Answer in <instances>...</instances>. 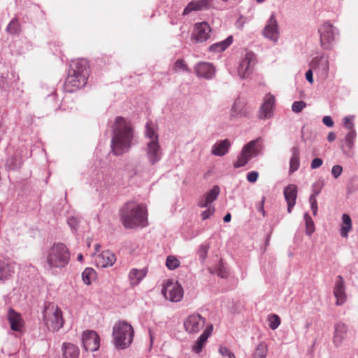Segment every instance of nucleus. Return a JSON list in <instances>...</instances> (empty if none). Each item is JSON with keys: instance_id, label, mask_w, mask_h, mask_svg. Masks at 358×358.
Returning <instances> with one entry per match:
<instances>
[{"instance_id": "nucleus-15", "label": "nucleus", "mask_w": 358, "mask_h": 358, "mask_svg": "<svg viewBox=\"0 0 358 358\" xmlns=\"http://www.w3.org/2000/svg\"><path fill=\"white\" fill-rule=\"evenodd\" d=\"M213 330V324H208L203 332L200 335V336L197 338L196 341L195 342L194 345H193L192 348V350L199 354L202 351V349L206 343L208 338L211 335L212 331Z\"/></svg>"}, {"instance_id": "nucleus-40", "label": "nucleus", "mask_w": 358, "mask_h": 358, "mask_svg": "<svg viewBox=\"0 0 358 358\" xmlns=\"http://www.w3.org/2000/svg\"><path fill=\"white\" fill-rule=\"evenodd\" d=\"M166 266L170 270H173L179 267L180 261L174 256H168L166 261Z\"/></svg>"}, {"instance_id": "nucleus-2", "label": "nucleus", "mask_w": 358, "mask_h": 358, "mask_svg": "<svg viewBox=\"0 0 358 358\" xmlns=\"http://www.w3.org/2000/svg\"><path fill=\"white\" fill-rule=\"evenodd\" d=\"M120 218L126 229L145 227L148 224L147 207L142 203L128 201L120 208Z\"/></svg>"}, {"instance_id": "nucleus-28", "label": "nucleus", "mask_w": 358, "mask_h": 358, "mask_svg": "<svg viewBox=\"0 0 358 358\" xmlns=\"http://www.w3.org/2000/svg\"><path fill=\"white\" fill-rule=\"evenodd\" d=\"M146 273L143 269L133 268L130 271L129 278L131 285H137L140 281L145 276Z\"/></svg>"}, {"instance_id": "nucleus-44", "label": "nucleus", "mask_w": 358, "mask_h": 358, "mask_svg": "<svg viewBox=\"0 0 358 358\" xmlns=\"http://www.w3.org/2000/svg\"><path fill=\"white\" fill-rule=\"evenodd\" d=\"M306 231L307 234H311L315 231L314 223L310 218V217L308 215H306Z\"/></svg>"}, {"instance_id": "nucleus-30", "label": "nucleus", "mask_w": 358, "mask_h": 358, "mask_svg": "<svg viewBox=\"0 0 358 358\" xmlns=\"http://www.w3.org/2000/svg\"><path fill=\"white\" fill-rule=\"evenodd\" d=\"M352 229V220L348 214H343L342 216V224L341 227V235L347 238L348 234Z\"/></svg>"}, {"instance_id": "nucleus-18", "label": "nucleus", "mask_w": 358, "mask_h": 358, "mask_svg": "<svg viewBox=\"0 0 358 358\" xmlns=\"http://www.w3.org/2000/svg\"><path fill=\"white\" fill-rule=\"evenodd\" d=\"M8 320L12 330L22 331L24 327V321L20 313L15 311L13 308H10L8 313Z\"/></svg>"}, {"instance_id": "nucleus-24", "label": "nucleus", "mask_w": 358, "mask_h": 358, "mask_svg": "<svg viewBox=\"0 0 358 358\" xmlns=\"http://www.w3.org/2000/svg\"><path fill=\"white\" fill-rule=\"evenodd\" d=\"M355 130L349 131L345 137V144L342 146L343 152L348 155H353L352 148L356 138Z\"/></svg>"}, {"instance_id": "nucleus-7", "label": "nucleus", "mask_w": 358, "mask_h": 358, "mask_svg": "<svg viewBox=\"0 0 358 358\" xmlns=\"http://www.w3.org/2000/svg\"><path fill=\"white\" fill-rule=\"evenodd\" d=\"M162 292L166 299L172 302H178L183 297L182 287L177 282L173 280H167L164 284Z\"/></svg>"}, {"instance_id": "nucleus-43", "label": "nucleus", "mask_w": 358, "mask_h": 358, "mask_svg": "<svg viewBox=\"0 0 358 358\" xmlns=\"http://www.w3.org/2000/svg\"><path fill=\"white\" fill-rule=\"evenodd\" d=\"M306 103L303 101H294L292 103V109L293 112H294L296 113H299L301 112L303 110V109L304 108H306Z\"/></svg>"}, {"instance_id": "nucleus-33", "label": "nucleus", "mask_w": 358, "mask_h": 358, "mask_svg": "<svg viewBox=\"0 0 358 358\" xmlns=\"http://www.w3.org/2000/svg\"><path fill=\"white\" fill-rule=\"evenodd\" d=\"M248 147L249 146H248L247 148H248ZM247 149L248 148L242 150L241 154L239 155V156L237 158V160L234 163V166L235 168H239V167L244 166L251 159L250 155H248L246 154Z\"/></svg>"}, {"instance_id": "nucleus-12", "label": "nucleus", "mask_w": 358, "mask_h": 358, "mask_svg": "<svg viewBox=\"0 0 358 358\" xmlns=\"http://www.w3.org/2000/svg\"><path fill=\"white\" fill-rule=\"evenodd\" d=\"M255 64V55L252 52H247L245 58L241 62L238 67L239 76L244 78L247 77L252 71L253 66Z\"/></svg>"}, {"instance_id": "nucleus-20", "label": "nucleus", "mask_w": 358, "mask_h": 358, "mask_svg": "<svg viewBox=\"0 0 358 358\" xmlns=\"http://www.w3.org/2000/svg\"><path fill=\"white\" fill-rule=\"evenodd\" d=\"M263 34L265 37L273 41H277L278 36V24L274 15H271L268 20Z\"/></svg>"}, {"instance_id": "nucleus-38", "label": "nucleus", "mask_w": 358, "mask_h": 358, "mask_svg": "<svg viewBox=\"0 0 358 358\" xmlns=\"http://www.w3.org/2000/svg\"><path fill=\"white\" fill-rule=\"evenodd\" d=\"M220 189L219 186L215 185L204 196L210 204L217 199L220 194Z\"/></svg>"}, {"instance_id": "nucleus-5", "label": "nucleus", "mask_w": 358, "mask_h": 358, "mask_svg": "<svg viewBox=\"0 0 358 358\" xmlns=\"http://www.w3.org/2000/svg\"><path fill=\"white\" fill-rule=\"evenodd\" d=\"M134 329L131 325L122 321L115 324L113 336L116 348L124 349L129 347L133 341Z\"/></svg>"}, {"instance_id": "nucleus-6", "label": "nucleus", "mask_w": 358, "mask_h": 358, "mask_svg": "<svg viewBox=\"0 0 358 358\" xmlns=\"http://www.w3.org/2000/svg\"><path fill=\"white\" fill-rule=\"evenodd\" d=\"M43 314L45 324L50 331H57L63 327V313L57 305L49 303L45 306Z\"/></svg>"}, {"instance_id": "nucleus-58", "label": "nucleus", "mask_w": 358, "mask_h": 358, "mask_svg": "<svg viewBox=\"0 0 358 358\" xmlns=\"http://www.w3.org/2000/svg\"><path fill=\"white\" fill-rule=\"evenodd\" d=\"M265 199L263 198L261 202L259 204V206L257 207V210L263 215V216L265 215V210L264 208V204Z\"/></svg>"}, {"instance_id": "nucleus-57", "label": "nucleus", "mask_w": 358, "mask_h": 358, "mask_svg": "<svg viewBox=\"0 0 358 358\" xmlns=\"http://www.w3.org/2000/svg\"><path fill=\"white\" fill-rule=\"evenodd\" d=\"M306 78L310 83H313V71L311 69L306 73Z\"/></svg>"}, {"instance_id": "nucleus-54", "label": "nucleus", "mask_w": 358, "mask_h": 358, "mask_svg": "<svg viewBox=\"0 0 358 358\" xmlns=\"http://www.w3.org/2000/svg\"><path fill=\"white\" fill-rule=\"evenodd\" d=\"M68 223L72 229H76L78 225V220L76 217H71L69 218Z\"/></svg>"}, {"instance_id": "nucleus-23", "label": "nucleus", "mask_w": 358, "mask_h": 358, "mask_svg": "<svg viewBox=\"0 0 358 358\" xmlns=\"http://www.w3.org/2000/svg\"><path fill=\"white\" fill-rule=\"evenodd\" d=\"M347 326L343 323H338L335 326L334 336V343L336 346H340L343 341L347 338Z\"/></svg>"}, {"instance_id": "nucleus-16", "label": "nucleus", "mask_w": 358, "mask_h": 358, "mask_svg": "<svg viewBox=\"0 0 358 358\" xmlns=\"http://www.w3.org/2000/svg\"><path fill=\"white\" fill-rule=\"evenodd\" d=\"M116 258L115 255L109 250L103 251L95 259L97 266L105 268L113 265Z\"/></svg>"}, {"instance_id": "nucleus-1", "label": "nucleus", "mask_w": 358, "mask_h": 358, "mask_svg": "<svg viewBox=\"0 0 358 358\" xmlns=\"http://www.w3.org/2000/svg\"><path fill=\"white\" fill-rule=\"evenodd\" d=\"M134 127L131 122L122 116L115 117L112 125V153L120 156L127 152L134 144Z\"/></svg>"}, {"instance_id": "nucleus-48", "label": "nucleus", "mask_w": 358, "mask_h": 358, "mask_svg": "<svg viewBox=\"0 0 358 358\" xmlns=\"http://www.w3.org/2000/svg\"><path fill=\"white\" fill-rule=\"evenodd\" d=\"M215 212V208L213 206H210L208 207V209L204 210L201 213V217L203 220L208 219L211 215H213Z\"/></svg>"}, {"instance_id": "nucleus-14", "label": "nucleus", "mask_w": 358, "mask_h": 358, "mask_svg": "<svg viewBox=\"0 0 358 358\" xmlns=\"http://www.w3.org/2000/svg\"><path fill=\"white\" fill-rule=\"evenodd\" d=\"M275 101L274 96L271 94H267L264 96V102L259 113V117L260 119H268L272 116Z\"/></svg>"}, {"instance_id": "nucleus-46", "label": "nucleus", "mask_w": 358, "mask_h": 358, "mask_svg": "<svg viewBox=\"0 0 358 358\" xmlns=\"http://www.w3.org/2000/svg\"><path fill=\"white\" fill-rule=\"evenodd\" d=\"M8 76V71H2L0 72V87H4L5 86H8L9 85L8 82L7 81V78Z\"/></svg>"}, {"instance_id": "nucleus-27", "label": "nucleus", "mask_w": 358, "mask_h": 358, "mask_svg": "<svg viewBox=\"0 0 358 358\" xmlns=\"http://www.w3.org/2000/svg\"><path fill=\"white\" fill-rule=\"evenodd\" d=\"M229 147V141L228 139L222 140L213 145L212 154L216 156H223L227 153Z\"/></svg>"}, {"instance_id": "nucleus-3", "label": "nucleus", "mask_w": 358, "mask_h": 358, "mask_svg": "<svg viewBox=\"0 0 358 358\" xmlns=\"http://www.w3.org/2000/svg\"><path fill=\"white\" fill-rule=\"evenodd\" d=\"M89 65L83 59L73 60L70 65L69 75L64 83L66 92H73L84 87L89 77Z\"/></svg>"}, {"instance_id": "nucleus-22", "label": "nucleus", "mask_w": 358, "mask_h": 358, "mask_svg": "<svg viewBox=\"0 0 358 358\" xmlns=\"http://www.w3.org/2000/svg\"><path fill=\"white\" fill-rule=\"evenodd\" d=\"M211 0H197L189 2L185 8L182 15H185L192 11H198L208 8Z\"/></svg>"}, {"instance_id": "nucleus-52", "label": "nucleus", "mask_w": 358, "mask_h": 358, "mask_svg": "<svg viewBox=\"0 0 358 358\" xmlns=\"http://www.w3.org/2000/svg\"><path fill=\"white\" fill-rule=\"evenodd\" d=\"M259 176V173L257 171H252L247 174V180L250 182H255L257 181Z\"/></svg>"}, {"instance_id": "nucleus-8", "label": "nucleus", "mask_w": 358, "mask_h": 358, "mask_svg": "<svg viewBox=\"0 0 358 358\" xmlns=\"http://www.w3.org/2000/svg\"><path fill=\"white\" fill-rule=\"evenodd\" d=\"M206 320L199 314L189 315L183 322L185 330L189 334H194L204 327Z\"/></svg>"}, {"instance_id": "nucleus-64", "label": "nucleus", "mask_w": 358, "mask_h": 358, "mask_svg": "<svg viewBox=\"0 0 358 358\" xmlns=\"http://www.w3.org/2000/svg\"><path fill=\"white\" fill-rule=\"evenodd\" d=\"M83 255H82V254H79V255H78V260L79 262H82V261H83Z\"/></svg>"}, {"instance_id": "nucleus-37", "label": "nucleus", "mask_w": 358, "mask_h": 358, "mask_svg": "<svg viewBox=\"0 0 358 358\" xmlns=\"http://www.w3.org/2000/svg\"><path fill=\"white\" fill-rule=\"evenodd\" d=\"M259 138H257L255 140L250 141L248 143L244 145L243 149H246L248 146H249L247 149L246 154L250 155L252 158V156H256L258 154V149L257 147V144L259 141Z\"/></svg>"}, {"instance_id": "nucleus-56", "label": "nucleus", "mask_w": 358, "mask_h": 358, "mask_svg": "<svg viewBox=\"0 0 358 358\" xmlns=\"http://www.w3.org/2000/svg\"><path fill=\"white\" fill-rule=\"evenodd\" d=\"M198 205L201 208H208V206H211L210 203L209 201H208L205 197H203V199H201L200 200Z\"/></svg>"}, {"instance_id": "nucleus-42", "label": "nucleus", "mask_w": 358, "mask_h": 358, "mask_svg": "<svg viewBox=\"0 0 358 358\" xmlns=\"http://www.w3.org/2000/svg\"><path fill=\"white\" fill-rule=\"evenodd\" d=\"M173 70L177 72L180 70L184 71H189V69H188L187 66L185 63V61L183 59H178L173 66Z\"/></svg>"}, {"instance_id": "nucleus-11", "label": "nucleus", "mask_w": 358, "mask_h": 358, "mask_svg": "<svg viewBox=\"0 0 358 358\" xmlns=\"http://www.w3.org/2000/svg\"><path fill=\"white\" fill-rule=\"evenodd\" d=\"M146 155L151 165L155 164L162 158V150L159 141L147 143Z\"/></svg>"}, {"instance_id": "nucleus-4", "label": "nucleus", "mask_w": 358, "mask_h": 358, "mask_svg": "<svg viewBox=\"0 0 358 358\" xmlns=\"http://www.w3.org/2000/svg\"><path fill=\"white\" fill-rule=\"evenodd\" d=\"M70 260V252L61 243H55L47 252L46 262L50 268H62Z\"/></svg>"}, {"instance_id": "nucleus-34", "label": "nucleus", "mask_w": 358, "mask_h": 358, "mask_svg": "<svg viewBox=\"0 0 358 358\" xmlns=\"http://www.w3.org/2000/svg\"><path fill=\"white\" fill-rule=\"evenodd\" d=\"M232 36L228 37L226 40L215 43L210 47V51L221 52L224 51L232 43Z\"/></svg>"}, {"instance_id": "nucleus-17", "label": "nucleus", "mask_w": 358, "mask_h": 358, "mask_svg": "<svg viewBox=\"0 0 358 358\" xmlns=\"http://www.w3.org/2000/svg\"><path fill=\"white\" fill-rule=\"evenodd\" d=\"M334 294L336 298V304L337 306H341L345 303L346 299L345 285L343 279L341 275H338L336 278V285L334 289Z\"/></svg>"}, {"instance_id": "nucleus-62", "label": "nucleus", "mask_w": 358, "mask_h": 358, "mask_svg": "<svg viewBox=\"0 0 358 358\" xmlns=\"http://www.w3.org/2000/svg\"><path fill=\"white\" fill-rule=\"evenodd\" d=\"M227 356L229 358H236L234 354L231 351L228 353Z\"/></svg>"}, {"instance_id": "nucleus-32", "label": "nucleus", "mask_w": 358, "mask_h": 358, "mask_svg": "<svg viewBox=\"0 0 358 358\" xmlns=\"http://www.w3.org/2000/svg\"><path fill=\"white\" fill-rule=\"evenodd\" d=\"M96 273L92 268H86L82 273V278L85 284L89 285L96 279Z\"/></svg>"}, {"instance_id": "nucleus-53", "label": "nucleus", "mask_w": 358, "mask_h": 358, "mask_svg": "<svg viewBox=\"0 0 358 358\" xmlns=\"http://www.w3.org/2000/svg\"><path fill=\"white\" fill-rule=\"evenodd\" d=\"M323 161L320 158H315L311 162V168L313 169H317L322 166Z\"/></svg>"}, {"instance_id": "nucleus-31", "label": "nucleus", "mask_w": 358, "mask_h": 358, "mask_svg": "<svg viewBox=\"0 0 358 358\" xmlns=\"http://www.w3.org/2000/svg\"><path fill=\"white\" fill-rule=\"evenodd\" d=\"M14 271L11 265L5 263L3 261H0V280H8L11 277Z\"/></svg>"}, {"instance_id": "nucleus-36", "label": "nucleus", "mask_w": 358, "mask_h": 358, "mask_svg": "<svg viewBox=\"0 0 358 358\" xmlns=\"http://www.w3.org/2000/svg\"><path fill=\"white\" fill-rule=\"evenodd\" d=\"M145 127V136L150 139L149 141H158V135L156 133L155 124L152 122H147Z\"/></svg>"}, {"instance_id": "nucleus-41", "label": "nucleus", "mask_w": 358, "mask_h": 358, "mask_svg": "<svg viewBox=\"0 0 358 358\" xmlns=\"http://www.w3.org/2000/svg\"><path fill=\"white\" fill-rule=\"evenodd\" d=\"M7 31L11 34H17L20 31V24L16 20H13L7 27Z\"/></svg>"}, {"instance_id": "nucleus-9", "label": "nucleus", "mask_w": 358, "mask_h": 358, "mask_svg": "<svg viewBox=\"0 0 358 358\" xmlns=\"http://www.w3.org/2000/svg\"><path fill=\"white\" fill-rule=\"evenodd\" d=\"M82 342L83 348L87 351L94 352L99 348L100 338L97 333L92 330H87L83 333Z\"/></svg>"}, {"instance_id": "nucleus-13", "label": "nucleus", "mask_w": 358, "mask_h": 358, "mask_svg": "<svg viewBox=\"0 0 358 358\" xmlns=\"http://www.w3.org/2000/svg\"><path fill=\"white\" fill-rule=\"evenodd\" d=\"M319 32L320 34L322 46L324 48H328L330 43L334 39L333 26L328 22H325L319 29Z\"/></svg>"}, {"instance_id": "nucleus-25", "label": "nucleus", "mask_w": 358, "mask_h": 358, "mask_svg": "<svg viewBox=\"0 0 358 358\" xmlns=\"http://www.w3.org/2000/svg\"><path fill=\"white\" fill-rule=\"evenodd\" d=\"M62 358H78L79 349L71 343H64L62 346Z\"/></svg>"}, {"instance_id": "nucleus-35", "label": "nucleus", "mask_w": 358, "mask_h": 358, "mask_svg": "<svg viewBox=\"0 0 358 358\" xmlns=\"http://www.w3.org/2000/svg\"><path fill=\"white\" fill-rule=\"evenodd\" d=\"M268 352V347L266 343L261 342L256 348L252 355V358H266Z\"/></svg>"}, {"instance_id": "nucleus-49", "label": "nucleus", "mask_w": 358, "mask_h": 358, "mask_svg": "<svg viewBox=\"0 0 358 358\" xmlns=\"http://www.w3.org/2000/svg\"><path fill=\"white\" fill-rule=\"evenodd\" d=\"M209 247L206 245H201L199 247L198 254L201 259H204L206 257Z\"/></svg>"}, {"instance_id": "nucleus-50", "label": "nucleus", "mask_w": 358, "mask_h": 358, "mask_svg": "<svg viewBox=\"0 0 358 358\" xmlns=\"http://www.w3.org/2000/svg\"><path fill=\"white\" fill-rule=\"evenodd\" d=\"M343 124L344 127L348 129L349 131L355 130L354 129V124L352 122V118L350 117H345L343 118Z\"/></svg>"}, {"instance_id": "nucleus-47", "label": "nucleus", "mask_w": 358, "mask_h": 358, "mask_svg": "<svg viewBox=\"0 0 358 358\" xmlns=\"http://www.w3.org/2000/svg\"><path fill=\"white\" fill-rule=\"evenodd\" d=\"M6 166L9 169H15L18 167L19 163L17 159L15 157L9 158L6 162Z\"/></svg>"}, {"instance_id": "nucleus-55", "label": "nucleus", "mask_w": 358, "mask_h": 358, "mask_svg": "<svg viewBox=\"0 0 358 358\" xmlns=\"http://www.w3.org/2000/svg\"><path fill=\"white\" fill-rule=\"evenodd\" d=\"M322 122L329 127L334 126V122L330 116H324L322 118Z\"/></svg>"}, {"instance_id": "nucleus-61", "label": "nucleus", "mask_w": 358, "mask_h": 358, "mask_svg": "<svg viewBox=\"0 0 358 358\" xmlns=\"http://www.w3.org/2000/svg\"><path fill=\"white\" fill-rule=\"evenodd\" d=\"M231 216L230 213H227L223 218L224 222H228L231 220Z\"/></svg>"}, {"instance_id": "nucleus-39", "label": "nucleus", "mask_w": 358, "mask_h": 358, "mask_svg": "<svg viewBox=\"0 0 358 358\" xmlns=\"http://www.w3.org/2000/svg\"><path fill=\"white\" fill-rule=\"evenodd\" d=\"M267 320L268 322L269 327L273 330L276 329L281 322L280 317L276 314H271L268 315Z\"/></svg>"}, {"instance_id": "nucleus-21", "label": "nucleus", "mask_w": 358, "mask_h": 358, "mask_svg": "<svg viewBox=\"0 0 358 358\" xmlns=\"http://www.w3.org/2000/svg\"><path fill=\"white\" fill-rule=\"evenodd\" d=\"M195 71L198 76L206 79L211 78L215 74L214 66L208 62H201L195 67Z\"/></svg>"}, {"instance_id": "nucleus-29", "label": "nucleus", "mask_w": 358, "mask_h": 358, "mask_svg": "<svg viewBox=\"0 0 358 358\" xmlns=\"http://www.w3.org/2000/svg\"><path fill=\"white\" fill-rule=\"evenodd\" d=\"M311 68L314 71L320 70V69L324 71L327 76L329 70V62L327 59L323 58H314L311 62Z\"/></svg>"}, {"instance_id": "nucleus-59", "label": "nucleus", "mask_w": 358, "mask_h": 358, "mask_svg": "<svg viewBox=\"0 0 358 358\" xmlns=\"http://www.w3.org/2000/svg\"><path fill=\"white\" fill-rule=\"evenodd\" d=\"M220 353L222 356H227L228 353L230 352L229 349L226 347H220L219 350Z\"/></svg>"}, {"instance_id": "nucleus-60", "label": "nucleus", "mask_w": 358, "mask_h": 358, "mask_svg": "<svg viewBox=\"0 0 358 358\" xmlns=\"http://www.w3.org/2000/svg\"><path fill=\"white\" fill-rule=\"evenodd\" d=\"M327 139L329 142H332L336 139V135L334 132H329L327 136Z\"/></svg>"}, {"instance_id": "nucleus-10", "label": "nucleus", "mask_w": 358, "mask_h": 358, "mask_svg": "<svg viewBox=\"0 0 358 358\" xmlns=\"http://www.w3.org/2000/svg\"><path fill=\"white\" fill-rule=\"evenodd\" d=\"M211 29L207 22L196 23L194 27L192 38L196 42H203L210 37Z\"/></svg>"}, {"instance_id": "nucleus-63", "label": "nucleus", "mask_w": 358, "mask_h": 358, "mask_svg": "<svg viewBox=\"0 0 358 358\" xmlns=\"http://www.w3.org/2000/svg\"><path fill=\"white\" fill-rule=\"evenodd\" d=\"M321 187H320L317 190H314L313 194H315V196L318 195L320 192Z\"/></svg>"}, {"instance_id": "nucleus-45", "label": "nucleus", "mask_w": 358, "mask_h": 358, "mask_svg": "<svg viewBox=\"0 0 358 358\" xmlns=\"http://www.w3.org/2000/svg\"><path fill=\"white\" fill-rule=\"evenodd\" d=\"M309 201L311 206V210L313 211V214L314 216H316L317 214V203L315 198V194H311L309 198Z\"/></svg>"}, {"instance_id": "nucleus-51", "label": "nucleus", "mask_w": 358, "mask_h": 358, "mask_svg": "<svg viewBox=\"0 0 358 358\" xmlns=\"http://www.w3.org/2000/svg\"><path fill=\"white\" fill-rule=\"evenodd\" d=\"M343 172V167L340 165H334L332 167L331 173L335 178H338Z\"/></svg>"}, {"instance_id": "nucleus-19", "label": "nucleus", "mask_w": 358, "mask_h": 358, "mask_svg": "<svg viewBox=\"0 0 358 358\" xmlns=\"http://www.w3.org/2000/svg\"><path fill=\"white\" fill-rule=\"evenodd\" d=\"M284 196L287 203V212L291 213L293 207L296 204L297 196V187L295 185L290 184L284 189Z\"/></svg>"}, {"instance_id": "nucleus-26", "label": "nucleus", "mask_w": 358, "mask_h": 358, "mask_svg": "<svg viewBox=\"0 0 358 358\" xmlns=\"http://www.w3.org/2000/svg\"><path fill=\"white\" fill-rule=\"evenodd\" d=\"M300 166V151L298 147L292 149V157L289 160V173L297 171Z\"/></svg>"}]
</instances>
